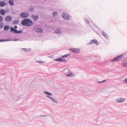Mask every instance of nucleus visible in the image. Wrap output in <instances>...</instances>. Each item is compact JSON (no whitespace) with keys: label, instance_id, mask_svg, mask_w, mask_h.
<instances>
[{"label":"nucleus","instance_id":"1","mask_svg":"<svg viewBox=\"0 0 127 127\" xmlns=\"http://www.w3.org/2000/svg\"><path fill=\"white\" fill-rule=\"evenodd\" d=\"M22 24L24 26H30L33 25V22L29 19H24L21 22Z\"/></svg>","mask_w":127,"mask_h":127},{"label":"nucleus","instance_id":"2","mask_svg":"<svg viewBox=\"0 0 127 127\" xmlns=\"http://www.w3.org/2000/svg\"><path fill=\"white\" fill-rule=\"evenodd\" d=\"M62 17L64 19H67L68 20H70L71 18L70 16L65 13H63Z\"/></svg>","mask_w":127,"mask_h":127},{"label":"nucleus","instance_id":"3","mask_svg":"<svg viewBox=\"0 0 127 127\" xmlns=\"http://www.w3.org/2000/svg\"><path fill=\"white\" fill-rule=\"evenodd\" d=\"M122 55H121L119 56L116 58L111 60V61L112 62L117 61H119L122 58Z\"/></svg>","mask_w":127,"mask_h":127},{"label":"nucleus","instance_id":"4","mask_svg":"<svg viewBox=\"0 0 127 127\" xmlns=\"http://www.w3.org/2000/svg\"><path fill=\"white\" fill-rule=\"evenodd\" d=\"M29 14L27 12H24L21 13L20 15V16L23 18H26L28 16Z\"/></svg>","mask_w":127,"mask_h":127},{"label":"nucleus","instance_id":"5","mask_svg":"<svg viewBox=\"0 0 127 127\" xmlns=\"http://www.w3.org/2000/svg\"><path fill=\"white\" fill-rule=\"evenodd\" d=\"M69 50L71 51L72 52L75 53H78L80 51V50L79 49L77 48H70L69 49Z\"/></svg>","mask_w":127,"mask_h":127},{"label":"nucleus","instance_id":"6","mask_svg":"<svg viewBox=\"0 0 127 127\" xmlns=\"http://www.w3.org/2000/svg\"><path fill=\"white\" fill-rule=\"evenodd\" d=\"M12 19V18L11 16H7L4 19L5 21L7 22L10 21Z\"/></svg>","mask_w":127,"mask_h":127},{"label":"nucleus","instance_id":"7","mask_svg":"<svg viewBox=\"0 0 127 127\" xmlns=\"http://www.w3.org/2000/svg\"><path fill=\"white\" fill-rule=\"evenodd\" d=\"M10 32H13L15 33H20V32L18 31L17 30L15 29L14 28H10Z\"/></svg>","mask_w":127,"mask_h":127},{"label":"nucleus","instance_id":"8","mask_svg":"<svg viewBox=\"0 0 127 127\" xmlns=\"http://www.w3.org/2000/svg\"><path fill=\"white\" fill-rule=\"evenodd\" d=\"M95 43L96 45L98 44V42L95 39L92 40H91V44H92Z\"/></svg>","mask_w":127,"mask_h":127},{"label":"nucleus","instance_id":"9","mask_svg":"<svg viewBox=\"0 0 127 127\" xmlns=\"http://www.w3.org/2000/svg\"><path fill=\"white\" fill-rule=\"evenodd\" d=\"M0 13L1 15H4L6 13V11L4 9H1L0 10Z\"/></svg>","mask_w":127,"mask_h":127},{"label":"nucleus","instance_id":"10","mask_svg":"<svg viewBox=\"0 0 127 127\" xmlns=\"http://www.w3.org/2000/svg\"><path fill=\"white\" fill-rule=\"evenodd\" d=\"M125 99L124 98H120L117 99V101L118 102L120 103L124 101Z\"/></svg>","mask_w":127,"mask_h":127},{"label":"nucleus","instance_id":"11","mask_svg":"<svg viewBox=\"0 0 127 127\" xmlns=\"http://www.w3.org/2000/svg\"><path fill=\"white\" fill-rule=\"evenodd\" d=\"M5 3L3 1H1L0 2V6L2 7L5 5Z\"/></svg>","mask_w":127,"mask_h":127},{"label":"nucleus","instance_id":"12","mask_svg":"<svg viewBox=\"0 0 127 127\" xmlns=\"http://www.w3.org/2000/svg\"><path fill=\"white\" fill-rule=\"evenodd\" d=\"M122 64L123 66L125 67H127V61H125L124 62L122 63Z\"/></svg>","mask_w":127,"mask_h":127},{"label":"nucleus","instance_id":"13","mask_svg":"<svg viewBox=\"0 0 127 127\" xmlns=\"http://www.w3.org/2000/svg\"><path fill=\"white\" fill-rule=\"evenodd\" d=\"M55 60L56 61H64L65 62L66 61L64 59H58Z\"/></svg>","mask_w":127,"mask_h":127},{"label":"nucleus","instance_id":"14","mask_svg":"<svg viewBox=\"0 0 127 127\" xmlns=\"http://www.w3.org/2000/svg\"><path fill=\"white\" fill-rule=\"evenodd\" d=\"M9 3L11 6L13 5L14 4V2L12 0H10L9 1Z\"/></svg>","mask_w":127,"mask_h":127},{"label":"nucleus","instance_id":"15","mask_svg":"<svg viewBox=\"0 0 127 127\" xmlns=\"http://www.w3.org/2000/svg\"><path fill=\"white\" fill-rule=\"evenodd\" d=\"M32 17L34 20H36L38 18V17L37 16H35L34 15H32Z\"/></svg>","mask_w":127,"mask_h":127},{"label":"nucleus","instance_id":"16","mask_svg":"<svg viewBox=\"0 0 127 127\" xmlns=\"http://www.w3.org/2000/svg\"><path fill=\"white\" fill-rule=\"evenodd\" d=\"M66 76L68 77H70L74 76L73 74L72 73H70L69 74H66Z\"/></svg>","mask_w":127,"mask_h":127},{"label":"nucleus","instance_id":"17","mask_svg":"<svg viewBox=\"0 0 127 127\" xmlns=\"http://www.w3.org/2000/svg\"><path fill=\"white\" fill-rule=\"evenodd\" d=\"M103 35L105 36L106 38H107L108 36L106 33L104 32H103L102 33Z\"/></svg>","mask_w":127,"mask_h":127},{"label":"nucleus","instance_id":"18","mask_svg":"<svg viewBox=\"0 0 127 127\" xmlns=\"http://www.w3.org/2000/svg\"><path fill=\"white\" fill-rule=\"evenodd\" d=\"M55 32L56 33L58 34H60L61 33V32L60 31V29L56 30Z\"/></svg>","mask_w":127,"mask_h":127},{"label":"nucleus","instance_id":"19","mask_svg":"<svg viewBox=\"0 0 127 127\" xmlns=\"http://www.w3.org/2000/svg\"><path fill=\"white\" fill-rule=\"evenodd\" d=\"M37 32H43L42 30L39 28L37 29Z\"/></svg>","mask_w":127,"mask_h":127},{"label":"nucleus","instance_id":"20","mask_svg":"<svg viewBox=\"0 0 127 127\" xmlns=\"http://www.w3.org/2000/svg\"><path fill=\"white\" fill-rule=\"evenodd\" d=\"M9 28V27L8 26H5L4 28V29L5 30H6Z\"/></svg>","mask_w":127,"mask_h":127},{"label":"nucleus","instance_id":"21","mask_svg":"<svg viewBox=\"0 0 127 127\" xmlns=\"http://www.w3.org/2000/svg\"><path fill=\"white\" fill-rule=\"evenodd\" d=\"M3 20V17L1 15H0V23L2 22Z\"/></svg>","mask_w":127,"mask_h":127},{"label":"nucleus","instance_id":"22","mask_svg":"<svg viewBox=\"0 0 127 127\" xmlns=\"http://www.w3.org/2000/svg\"><path fill=\"white\" fill-rule=\"evenodd\" d=\"M45 92V93L46 95H52V94L51 93H50L48 92Z\"/></svg>","mask_w":127,"mask_h":127},{"label":"nucleus","instance_id":"23","mask_svg":"<svg viewBox=\"0 0 127 127\" xmlns=\"http://www.w3.org/2000/svg\"><path fill=\"white\" fill-rule=\"evenodd\" d=\"M3 23H0V28L3 27Z\"/></svg>","mask_w":127,"mask_h":127},{"label":"nucleus","instance_id":"24","mask_svg":"<svg viewBox=\"0 0 127 127\" xmlns=\"http://www.w3.org/2000/svg\"><path fill=\"white\" fill-rule=\"evenodd\" d=\"M57 14V13L56 12H54L53 13V16H56Z\"/></svg>","mask_w":127,"mask_h":127},{"label":"nucleus","instance_id":"25","mask_svg":"<svg viewBox=\"0 0 127 127\" xmlns=\"http://www.w3.org/2000/svg\"><path fill=\"white\" fill-rule=\"evenodd\" d=\"M69 55H70L69 54H66V55H64V56H63L62 57V58H64V57H66L68 56H69Z\"/></svg>","mask_w":127,"mask_h":127},{"label":"nucleus","instance_id":"26","mask_svg":"<svg viewBox=\"0 0 127 127\" xmlns=\"http://www.w3.org/2000/svg\"><path fill=\"white\" fill-rule=\"evenodd\" d=\"M123 82L125 83H127V78L123 81Z\"/></svg>","mask_w":127,"mask_h":127},{"label":"nucleus","instance_id":"27","mask_svg":"<svg viewBox=\"0 0 127 127\" xmlns=\"http://www.w3.org/2000/svg\"><path fill=\"white\" fill-rule=\"evenodd\" d=\"M106 80H104L103 81L101 82H98V83H102V82H104V81H106Z\"/></svg>","mask_w":127,"mask_h":127},{"label":"nucleus","instance_id":"28","mask_svg":"<svg viewBox=\"0 0 127 127\" xmlns=\"http://www.w3.org/2000/svg\"><path fill=\"white\" fill-rule=\"evenodd\" d=\"M6 41L5 40H0V42H3V41Z\"/></svg>","mask_w":127,"mask_h":127},{"label":"nucleus","instance_id":"29","mask_svg":"<svg viewBox=\"0 0 127 127\" xmlns=\"http://www.w3.org/2000/svg\"><path fill=\"white\" fill-rule=\"evenodd\" d=\"M14 28L15 29H16L17 28V27L16 26H15Z\"/></svg>","mask_w":127,"mask_h":127},{"label":"nucleus","instance_id":"30","mask_svg":"<svg viewBox=\"0 0 127 127\" xmlns=\"http://www.w3.org/2000/svg\"><path fill=\"white\" fill-rule=\"evenodd\" d=\"M55 102H56L57 101L56 100H55Z\"/></svg>","mask_w":127,"mask_h":127},{"label":"nucleus","instance_id":"31","mask_svg":"<svg viewBox=\"0 0 127 127\" xmlns=\"http://www.w3.org/2000/svg\"><path fill=\"white\" fill-rule=\"evenodd\" d=\"M48 97H49L50 98V97H49V96H48Z\"/></svg>","mask_w":127,"mask_h":127}]
</instances>
